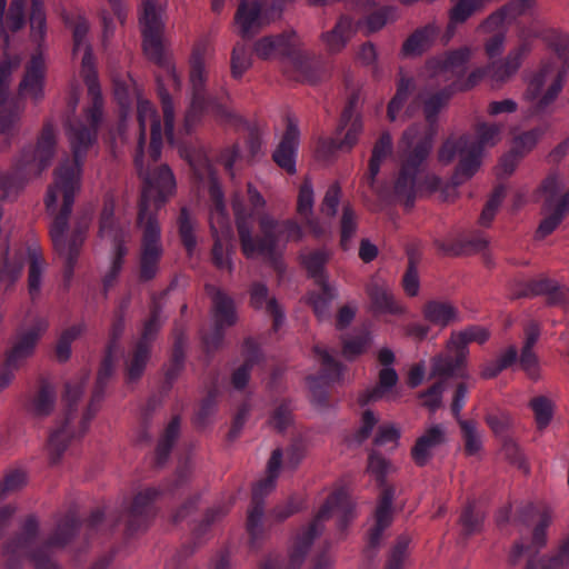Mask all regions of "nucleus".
Here are the masks:
<instances>
[{
    "label": "nucleus",
    "instance_id": "nucleus-1",
    "mask_svg": "<svg viewBox=\"0 0 569 569\" xmlns=\"http://www.w3.org/2000/svg\"><path fill=\"white\" fill-rule=\"evenodd\" d=\"M88 32V23L79 20L73 28V56L81 54V74L88 86L89 94L94 103L93 108L86 116V124L82 122H70L67 128L74 160L59 167L54 183L49 188L47 196V208L54 216L50 228L54 249L67 264V273L70 276L71 264L76 260L78 249L83 242V236L78 234L71 238L68 233V216L76 193L80 190L81 164L80 159L92 146L96 138V128L101 119V108L98 103L99 89L96 82V71L91 50L84 41Z\"/></svg>",
    "mask_w": 569,
    "mask_h": 569
},
{
    "label": "nucleus",
    "instance_id": "nucleus-2",
    "mask_svg": "<svg viewBox=\"0 0 569 569\" xmlns=\"http://www.w3.org/2000/svg\"><path fill=\"white\" fill-rule=\"evenodd\" d=\"M138 119L141 129L139 147L144 142L146 129L151 131V143L146 154L140 151L136 157V166L139 174L144 180L140 204L139 220L143 229L141 273L144 278H151L156 272L157 260L160 257L159 227L149 214L153 208H158L176 189V181L171 170L167 166L151 169V162H156L161 153L162 130L158 114L153 106L144 99L138 101Z\"/></svg>",
    "mask_w": 569,
    "mask_h": 569
},
{
    "label": "nucleus",
    "instance_id": "nucleus-3",
    "mask_svg": "<svg viewBox=\"0 0 569 569\" xmlns=\"http://www.w3.org/2000/svg\"><path fill=\"white\" fill-rule=\"evenodd\" d=\"M263 207L262 196L250 184L248 186L247 199L239 194H236L232 199L242 251L248 258L269 257L277 248L284 246L287 242L300 241L303 237L302 228L296 221L278 222L271 216L263 214L259 219L263 239H253L251 236L252 217Z\"/></svg>",
    "mask_w": 569,
    "mask_h": 569
},
{
    "label": "nucleus",
    "instance_id": "nucleus-4",
    "mask_svg": "<svg viewBox=\"0 0 569 569\" xmlns=\"http://www.w3.org/2000/svg\"><path fill=\"white\" fill-rule=\"evenodd\" d=\"M430 149L431 143L427 133L418 138L415 128L403 133L400 141L401 168L393 183V193L406 204H410L417 196L432 191L440 184L437 177L423 171Z\"/></svg>",
    "mask_w": 569,
    "mask_h": 569
},
{
    "label": "nucleus",
    "instance_id": "nucleus-5",
    "mask_svg": "<svg viewBox=\"0 0 569 569\" xmlns=\"http://www.w3.org/2000/svg\"><path fill=\"white\" fill-rule=\"evenodd\" d=\"M500 139L499 128L481 124L477 129L476 137H459L447 140L439 151L442 163L459 160L452 177L455 184H461L469 180L479 170L481 158L486 148L495 146Z\"/></svg>",
    "mask_w": 569,
    "mask_h": 569
},
{
    "label": "nucleus",
    "instance_id": "nucleus-6",
    "mask_svg": "<svg viewBox=\"0 0 569 569\" xmlns=\"http://www.w3.org/2000/svg\"><path fill=\"white\" fill-rule=\"evenodd\" d=\"M328 516L337 517L340 522L353 517V503L346 491H339L329 497L310 527L295 538L290 548L288 569L300 567L311 541L322 531V521Z\"/></svg>",
    "mask_w": 569,
    "mask_h": 569
},
{
    "label": "nucleus",
    "instance_id": "nucleus-7",
    "mask_svg": "<svg viewBox=\"0 0 569 569\" xmlns=\"http://www.w3.org/2000/svg\"><path fill=\"white\" fill-rule=\"evenodd\" d=\"M490 337L487 328L473 326L452 332L447 342L446 356H439L432 362V376L449 377L457 373L467 363L468 343H485Z\"/></svg>",
    "mask_w": 569,
    "mask_h": 569
},
{
    "label": "nucleus",
    "instance_id": "nucleus-8",
    "mask_svg": "<svg viewBox=\"0 0 569 569\" xmlns=\"http://www.w3.org/2000/svg\"><path fill=\"white\" fill-rule=\"evenodd\" d=\"M413 83L410 79H401L397 87V92L388 104L387 116L391 122H405L412 117L420 104V100L425 103V114L431 120L437 112L445 106L449 94L441 91L426 98H411V89Z\"/></svg>",
    "mask_w": 569,
    "mask_h": 569
},
{
    "label": "nucleus",
    "instance_id": "nucleus-9",
    "mask_svg": "<svg viewBox=\"0 0 569 569\" xmlns=\"http://www.w3.org/2000/svg\"><path fill=\"white\" fill-rule=\"evenodd\" d=\"M562 181L557 173L549 174L538 191V200L542 202L543 219L537 234L545 238L550 234L569 211V189L561 191Z\"/></svg>",
    "mask_w": 569,
    "mask_h": 569
},
{
    "label": "nucleus",
    "instance_id": "nucleus-10",
    "mask_svg": "<svg viewBox=\"0 0 569 569\" xmlns=\"http://www.w3.org/2000/svg\"><path fill=\"white\" fill-rule=\"evenodd\" d=\"M565 81L563 71L553 63H546L532 74L525 94L537 111L548 107L560 93Z\"/></svg>",
    "mask_w": 569,
    "mask_h": 569
},
{
    "label": "nucleus",
    "instance_id": "nucleus-11",
    "mask_svg": "<svg viewBox=\"0 0 569 569\" xmlns=\"http://www.w3.org/2000/svg\"><path fill=\"white\" fill-rule=\"evenodd\" d=\"M126 231L113 218V208L106 207L101 216L100 223V246L108 252L110 259V277L113 278L119 272L122 263V257L126 253L123 247Z\"/></svg>",
    "mask_w": 569,
    "mask_h": 569
},
{
    "label": "nucleus",
    "instance_id": "nucleus-12",
    "mask_svg": "<svg viewBox=\"0 0 569 569\" xmlns=\"http://www.w3.org/2000/svg\"><path fill=\"white\" fill-rule=\"evenodd\" d=\"M161 11L162 9L157 8L153 0H142V13L139 21L143 49L150 59L158 62L161 61L163 53Z\"/></svg>",
    "mask_w": 569,
    "mask_h": 569
},
{
    "label": "nucleus",
    "instance_id": "nucleus-13",
    "mask_svg": "<svg viewBox=\"0 0 569 569\" xmlns=\"http://www.w3.org/2000/svg\"><path fill=\"white\" fill-rule=\"evenodd\" d=\"M211 197L214 200V208L210 213V226L216 238L212 254L213 261L219 268L229 267V252L227 241L231 236L228 218L222 203V192L216 184L211 187Z\"/></svg>",
    "mask_w": 569,
    "mask_h": 569
},
{
    "label": "nucleus",
    "instance_id": "nucleus-14",
    "mask_svg": "<svg viewBox=\"0 0 569 569\" xmlns=\"http://www.w3.org/2000/svg\"><path fill=\"white\" fill-rule=\"evenodd\" d=\"M471 51L468 48L446 53L430 59L425 66L421 77L425 81H431L430 87L452 80L458 76L465 63L469 60Z\"/></svg>",
    "mask_w": 569,
    "mask_h": 569
},
{
    "label": "nucleus",
    "instance_id": "nucleus-15",
    "mask_svg": "<svg viewBox=\"0 0 569 569\" xmlns=\"http://www.w3.org/2000/svg\"><path fill=\"white\" fill-rule=\"evenodd\" d=\"M29 533L27 537L19 539L17 542L9 545L4 550L6 560L9 562L13 559L16 555L18 556H29L31 561L34 565L36 569H57L56 562L51 559L48 553L49 547H57L64 543L63 539H60L58 536L54 537L49 543L36 547L31 539V531L36 529V523H29Z\"/></svg>",
    "mask_w": 569,
    "mask_h": 569
},
{
    "label": "nucleus",
    "instance_id": "nucleus-16",
    "mask_svg": "<svg viewBox=\"0 0 569 569\" xmlns=\"http://www.w3.org/2000/svg\"><path fill=\"white\" fill-rule=\"evenodd\" d=\"M268 0H251L240 4L236 14V27L242 37L254 34L269 20Z\"/></svg>",
    "mask_w": 569,
    "mask_h": 569
},
{
    "label": "nucleus",
    "instance_id": "nucleus-17",
    "mask_svg": "<svg viewBox=\"0 0 569 569\" xmlns=\"http://www.w3.org/2000/svg\"><path fill=\"white\" fill-rule=\"evenodd\" d=\"M446 441V428L442 425L429 426L417 439L412 448L415 461L422 466L431 457L433 450Z\"/></svg>",
    "mask_w": 569,
    "mask_h": 569
},
{
    "label": "nucleus",
    "instance_id": "nucleus-18",
    "mask_svg": "<svg viewBox=\"0 0 569 569\" xmlns=\"http://www.w3.org/2000/svg\"><path fill=\"white\" fill-rule=\"evenodd\" d=\"M299 142V129L298 127L289 122L283 138L273 153V159L277 164L289 173L296 171V154Z\"/></svg>",
    "mask_w": 569,
    "mask_h": 569
},
{
    "label": "nucleus",
    "instance_id": "nucleus-19",
    "mask_svg": "<svg viewBox=\"0 0 569 569\" xmlns=\"http://www.w3.org/2000/svg\"><path fill=\"white\" fill-rule=\"evenodd\" d=\"M398 382V375L392 367H385L379 373V383L376 388L362 393L359 397V402L365 406L371 401L387 399L396 401L400 397L398 390H392Z\"/></svg>",
    "mask_w": 569,
    "mask_h": 569
},
{
    "label": "nucleus",
    "instance_id": "nucleus-20",
    "mask_svg": "<svg viewBox=\"0 0 569 569\" xmlns=\"http://www.w3.org/2000/svg\"><path fill=\"white\" fill-rule=\"evenodd\" d=\"M505 14L503 12H495L488 17L480 26L479 31L483 33H493L486 41L485 49L489 58L500 56L505 47Z\"/></svg>",
    "mask_w": 569,
    "mask_h": 569
},
{
    "label": "nucleus",
    "instance_id": "nucleus-21",
    "mask_svg": "<svg viewBox=\"0 0 569 569\" xmlns=\"http://www.w3.org/2000/svg\"><path fill=\"white\" fill-rule=\"evenodd\" d=\"M43 58L40 54L31 60L19 86L21 98L37 101L43 96Z\"/></svg>",
    "mask_w": 569,
    "mask_h": 569
},
{
    "label": "nucleus",
    "instance_id": "nucleus-22",
    "mask_svg": "<svg viewBox=\"0 0 569 569\" xmlns=\"http://www.w3.org/2000/svg\"><path fill=\"white\" fill-rule=\"evenodd\" d=\"M529 51L530 46L527 42H522L512 49L501 63L492 68L490 73L492 82L501 83L512 77L520 68Z\"/></svg>",
    "mask_w": 569,
    "mask_h": 569
},
{
    "label": "nucleus",
    "instance_id": "nucleus-23",
    "mask_svg": "<svg viewBox=\"0 0 569 569\" xmlns=\"http://www.w3.org/2000/svg\"><path fill=\"white\" fill-rule=\"evenodd\" d=\"M540 134V131L535 130L517 137L513 141L512 151L500 161L497 169L498 173L501 176L511 173L518 163L519 156L529 152L536 146Z\"/></svg>",
    "mask_w": 569,
    "mask_h": 569
},
{
    "label": "nucleus",
    "instance_id": "nucleus-24",
    "mask_svg": "<svg viewBox=\"0 0 569 569\" xmlns=\"http://www.w3.org/2000/svg\"><path fill=\"white\" fill-rule=\"evenodd\" d=\"M298 213L306 219V223L310 231L320 236L325 233L329 227L326 221H320L319 218H311L313 208V189L308 181H305L300 187L298 194Z\"/></svg>",
    "mask_w": 569,
    "mask_h": 569
},
{
    "label": "nucleus",
    "instance_id": "nucleus-25",
    "mask_svg": "<svg viewBox=\"0 0 569 569\" xmlns=\"http://www.w3.org/2000/svg\"><path fill=\"white\" fill-rule=\"evenodd\" d=\"M212 51L206 41L197 43L192 50L190 59V82L193 90L202 88L207 79V62L210 60Z\"/></svg>",
    "mask_w": 569,
    "mask_h": 569
},
{
    "label": "nucleus",
    "instance_id": "nucleus-26",
    "mask_svg": "<svg viewBox=\"0 0 569 569\" xmlns=\"http://www.w3.org/2000/svg\"><path fill=\"white\" fill-rule=\"evenodd\" d=\"M368 293L379 312L400 315L405 311V308L395 300L389 286L382 281H372L368 287Z\"/></svg>",
    "mask_w": 569,
    "mask_h": 569
},
{
    "label": "nucleus",
    "instance_id": "nucleus-27",
    "mask_svg": "<svg viewBox=\"0 0 569 569\" xmlns=\"http://www.w3.org/2000/svg\"><path fill=\"white\" fill-rule=\"evenodd\" d=\"M360 24V18L356 22L353 18L342 17L335 29L323 36L327 49L331 52L340 51Z\"/></svg>",
    "mask_w": 569,
    "mask_h": 569
},
{
    "label": "nucleus",
    "instance_id": "nucleus-28",
    "mask_svg": "<svg viewBox=\"0 0 569 569\" xmlns=\"http://www.w3.org/2000/svg\"><path fill=\"white\" fill-rule=\"evenodd\" d=\"M423 316L427 321L441 328L459 320L457 308L449 301L432 300L423 308Z\"/></svg>",
    "mask_w": 569,
    "mask_h": 569
},
{
    "label": "nucleus",
    "instance_id": "nucleus-29",
    "mask_svg": "<svg viewBox=\"0 0 569 569\" xmlns=\"http://www.w3.org/2000/svg\"><path fill=\"white\" fill-rule=\"evenodd\" d=\"M46 328V322L39 321L33 329L19 333L10 355V361L17 362L29 357L33 352L36 343Z\"/></svg>",
    "mask_w": 569,
    "mask_h": 569
},
{
    "label": "nucleus",
    "instance_id": "nucleus-30",
    "mask_svg": "<svg viewBox=\"0 0 569 569\" xmlns=\"http://www.w3.org/2000/svg\"><path fill=\"white\" fill-rule=\"evenodd\" d=\"M26 0H12L6 22L3 21L7 0H0V36L8 42V32L17 31L23 26V6Z\"/></svg>",
    "mask_w": 569,
    "mask_h": 569
},
{
    "label": "nucleus",
    "instance_id": "nucleus-31",
    "mask_svg": "<svg viewBox=\"0 0 569 569\" xmlns=\"http://www.w3.org/2000/svg\"><path fill=\"white\" fill-rule=\"evenodd\" d=\"M56 132L52 127L43 129L33 154L34 171L38 173L49 166L54 153Z\"/></svg>",
    "mask_w": 569,
    "mask_h": 569
},
{
    "label": "nucleus",
    "instance_id": "nucleus-32",
    "mask_svg": "<svg viewBox=\"0 0 569 569\" xmlns=\"http://www.w3.org/2000/svg\"><path fill=\"white\" fill-rule=\"evenodd\" d=\"M392 496L393 492L390 490H386L377 510L375 513V525L370 529V541L375 543L380 533L385 528H387L392 518Z\"/></svg>",
    "mask_w": 569,
    "mask_h": 569
},
{
    "label": "nucleus",
    "instance_id": "nucleus-33",
    "mask_svg": "<svg viewBox=\"0 0 569 569\" xmlns=\"http://www.w3.org/2000/svg\"><path fill=\"white\" fill-rule=\"evenodd\" d=\"M436 37V29L427 27L422 30L415 32L405 43L403 53L407 56H417L427 50L433 42Z\"/></svg>",
    "mask_w": 569,
    "mask_h": 569
},
{
    "label": "nucleus",
    "instance_id": "nucleus-34",
    "mask_svg": "<svg viewBox=\"0 0 569 569\" xmlns=\"http://www.w3.org/2000/svg\"><path fill=\"white\" fill-rule=\"evenodd\" d=\"M375 7V3L371 0H361L356 3L355 10L360 16H367L362 26L367 30V32H373L381 29L387 22V14L385 11L379 10L371 12Z\"/></svg>",
    "mask_w": 569,
    "mask_h": 569
},
{
    "label": "nucleus",
    "instance_id": "nucleus-35",
    "mask_svg": "<svg viewBox=\"0 0 569 569\" xmlns=\"http://www.w3.org/2000/svg\"><path fill=\"white\" fill-rule=\"evenodd\" d=\"M281 458L282 453L279 449L272 452L267 467V478L263 481L258 482L253 489L254 499H258L263 493H267L273 489L276 479L279 473Z\"/></svg>",
    "mask_w": 569,
    "mask_h": 569
},
{
    "label": "nucleus",
    "instance_id": "nucleus-36",
    "mask_svg": "<svg viewBox=\"0 0 569 569\" xmlns=\"http://www.w3.org/2000/svg\"><path fill=\"white\" fill-rule=\"evenodd\" d=\"M459 425L466 452L470 456L478 455L482 448V432L473 421L460 420Z\"/></svg>",
    "mask_w": 569,
    "mask_h": 569
},
{
    "label": "nucleus",
    "instance_id": "nucleus-37",
    "mask_svg": "<svg viewBox=\"0 0 569 569\" xmlns=\"http://www.w3.org/2000/svg\"><path fill=\"white\" fill-rule=\"evenodd\" d=\"M214 305V319L220 326H230L234 322V311L231 300L220 290L212 293Z\"/></svg>",
    "mask_w": 569,
    "mask_h": 569
},
{
    "label": "nucleus",
    "instance_id": "nucleus-38",
    "mask_svg": "<svg viewBox=\"0 0 569 569\" xmlns=\"http://www.w3.org/2000/svg\"><path fill=\"white\" fill-rule=\"evenodd\" d=\"M392 142L389 134H383L373 148L369 166L370 180L373 181L379 172L380 163L391 154Z\"/></svg>",
    "mask_w": 569,
    "mask_h": 569
},
{
    "label": "nucleus",
    "instance_id": "nucleus-39",
    "mask_svg": "<svg viewBox=\"0 0 569 569\" xmlns=\"http://www.w3.org/2000/svg\"><path fill=\"white\" fill-rule=\"evenodd\" d=\"M342 122H350V128L348 129L345 139L339 144H336L333 141L330 142V148L332 149H350L356 143L358 136L362 130L361 120L359 117H355L352 119L350 109L345 111L342 116Z\"/></svg>",
    "mask_w": 569,
    "mask_h": 569
},
{
    "label": "nucleus",
    "instance_id": "nucleus-40",
    "mask_svg": "<svg viewBox=\"0 0 569 569\" xmlns=\"http://www.w3.org/2000/svg\"><path fill=\"white\" fill-rule=\"evenodd\" d=\"M286 48L283 37H264L256 43V53L262 59H269L284 52Z\"/></svg>",
    "mask_w": 569,
    "mask_h": 569
},
{
    "label": "nucleus",
    "instance_id": "nucleus-41",
    "mask_svg": "<svg viewBox=\"0 0 569 569\" xmlns=\"http://www.w3.org/2000/svg\"><path fill=\"white\" fill-rule=\"evenodd\" d=\"M530 407L535 415V420L539 429L546 428L553 416V405L545 397H537L531 400Z\"/></svg>",
    "mask_w": 569,
    "mask_h": 569
},
{
    "label": "nucleus",
    "instance_id": "nucleus-42",
    "mask_svg": "<svg viewBox=\"0 0 569 569\" xmlns=\"http://www.w3.org/2000/svg\"><path fill=\"white\" fill-rule=\"evenodd\" d=\"M83 330L84 327L82 325H76L62 332L56 348V353L60 361H66L70 357L71 342L80 337Z\"/></svg>",
    "mask_w": 569,
    "mask_h": 569
},
{
    "label": "nucleus",
    "instance_id": "nucleus-43",
    "mask_svg": "<svg viewBox=\"0 0 569 569\" xmlns=\"http://www.w3.org/2000/svg\"><path fill=\"white\" fill-rule=\"evenodd\" d=\"M251 302L256 308H261L266 303L267 309L274 316L276 325L279 323L281 313L273 299H268V290L263 284H256L251 290Z\"/></svg>",
    "mask_w": 569,
    "mask_h": 569
},
{
    "label": "nucleus",
    "instance_id": "nucleus-44",
    "mask_svg": "<svg viewBox=\"0 0 569 569\" xmlns=\"http://www.w3.org/2000/svg\"><path fill=\"white\" fill-rule=\"evenodd\" d=\"M30 26L32 37L41 39L46 31V14L43 11V0H31Z\"/></svg>",
    "mask_w": 569,
    "mask_h": 569
},
{
    "label": "nucleus",
    "instance_id": "nucleus-45",
    "mask_svg": "<svg viewBox=\"0 0 569 569\" xmlns=\"http://www.w3.org/2000/svg\"><path fill=\"white\" fill-rule=\"evenodd\" d=\"M317 361L321 365L323 373L321 380L327 382L328 380L339 376V365L333 359L332 355L326 349L317 347L315 349Z\"/></svg>",
    "mask_w": 569,
    "mask_h": 569
},
{
    "label": "nucleus",
    "instance_id": "nucleus-46",
    "mask_svg": "<svg viewBox=\"0 0 569 569\" xmlns=\"http://www.w3.org/2000/svg\"><path fill=\"white\" fill-rule=\"evenodd\" d=\"M251 66V58L244 44H237L232 51L231 70L234 77H241Z\"/></svg>",
    "mask_w": 569,
    "mask_h": 569
},
{
    "label": "nucleus",
    "instance_id": "nucleus-47",
    "mask_svg": "<svg viewBox=\"0 0 569 569\" xmlns=\"http://www.w3.org/2000/svg\"><path fill=\"white\" fill-rule=\"evenodd\" d=\"M392 471V466L381 456L372 453L369 457L368 473L375 478L378 483L383 482V478Z\"/></svg>",
    "mask_w": 569,
    "mask_h": 569
},
{
    "label": "nucleus",
    "instance_id": "nucleus-48",
    "mask_svg": "<svg viewBox=\"0 0 569 569\" xmlns=\"http://www.w3.org/2000/svg\"><path fill=\"white\" fill-rule=\"evenodd\" d=\"M569 563V537L563 541L559 555L552 560H542L530 563L527 569H559L563 565Z\"/></svg>",
    "mask_w": 569,
    "mask_h": 569
},
{
    "label": "nucleus",
    "instance_id": "nucleus-49",
    "mask_svg": "<svg viewBox=\"0 0 569 569\" xmlns=\"http://www.w3.org/2000/svg\"><path fill=\"white\" fill-rule=\"evenodd\" d=\"M72 435L73 433L66 427H62L50 435L48 449L52 459H57L61 455L66 448L67 441L72 437Z\"/></svg>",
    "mask_w": 569,
    "mask_h": 569
},
{
    "label": "nucleus",
    "instance_id": "nucleus-50",
    "mask_svg": "<svg viewBox=\"0 0 569 569\" xmlns=\"http://www.w3.org/2000/svg\"><path fill=\"white\" fill-rule=\"evenodd\" d=\"M549 47L555 50L559 57L569 61V34L552 30L547 36Z\"/></svg>",
    "mask_w": 569,
    "mask_h": 569
},
{
    "label": "nucleus",
    "instance_id": "nucleus-51",
    "mask_svg": "<svg viewBox=\"0 0 569 569\" xmlns=\"http://www.w3.org/2000/svg\"><path fill=\"white\" fill-rule=\"evenodd\" d=\"M148 356V347L146 345H140L128 367V376L130 380H134L141 376L146 367Z\"/></svg>",
    "mask_w": 569,
    "mask_h": 569
},
{
    "label": "nucleus",
    "instance_id": "nucleus-52",
    "mask_svg": "<svg viewBox=\"0 0 569 569\" xmlns=\"http://www.w3.org/2000/svg\"><path fill=\"white\" fill-rule=\"evenodd\" d=\"M322 290L323 297H310L313 310L319 318H325L328 315L329 301L336 296L335 289L330 288L327 282L322 284Z\"/></svg>",
    "mask_w": 569,
    "mask_h": 569
},
{
    "label": "nucleus",
    "instance_id": "nucleus-53",
    "mask_svg": "<svg viewBox=\"0 0 569 569\" xmlns=\"http://www.w3.org/2000/svg\"><path fill=\"white\" fill-rule=\"evenodd\" d=\"M370 343V337L368 335H362L360 337H355L345 342L343 346V356L345 358L351 360L362 352L366 351Z\"/></svg>",
    "mask_w": 569,
    "mask_h": 569
},
{
    "label": "nucleus",
    "instance_id": "nucleus-54",
    "mask_svg": "<svg viewBox=\"0 0 569 569\" xmlns=\"http://www.w3.org/2000/svg\"><path fill=\"white\" fill-rule=\"evenodd\" d=\"M53 401V395L43 390L34 398L30 410L36 417H44L52 410Z\"/></svg>",
    "mask_w": 569,
    "mask_h": 569
},
{
    "label": "nucleus",
    "instance_id": "nucleus-55",
    "mask_svg": "<svg viewBox=\"0 0 569 569\" xmlns=\"http://www.w3.org/2000/svg\"><path fill=\"white\" fill-rule=\"evenodd\" d=\"M17 59L12 61H3L0 64V107L6 102L9 92V77L11 71L18 67Z\"/></svg>",
    "mask_w": 569,
    "mask_h": 569
},
{
    "label": "nucleus",
    "instance_id": "nucleus-56",
    "mask_svg": "<svg viewBox=\"0 0 569 569\" xmlns=\"http://www.w3.org/2000/svg\"><path fill=\"white\" fill-rule=\"evenodd\" d=\"M503 197H505V190L498 189V190H496V192L493 193L491 199L488 201V203L483 208L481 217H480V221L483 226H487L491 222Z\"/></svg>",
    "mask_w": 569,
    "mask_h": 569
},
{
    "label": "nucleus",
    "instance_id": "nucleus-57",
    "mask_svg": "<svg viewBox=\"0 0 569 569\" xmlns=\"http://www.w3.org/2000/svg\"><path fill=\"white\" fill-rule=\"evenodd\" d=\"M160 96L162 101V109H163V121H164V132L168 138V140L173 143V109L171 104V100L167 93L160 89Z\"/></svg>",
    "mask_w": 569,
    "mask_h": 569
},
{
    "label": "nucleus",
    "instance_id": "nucleus-58",
    "mask_svg": "<svg viewBox=\"0 0 569 569\" xmlns=\"http://www.w3.org/2000/svg\"><path fill=\"white\" fill-rule=\"evenodd\" d=\"M327 260L328 253L325 251H316L302 256V263L311 274L320 272Z\"/></svg>",
    "mask_w": 569,
    "mask_h": 569
},
{
    "label": "nucleus",
    "instance_id": "nucleus-59",
    "mask_svg": "<svg viewBox=\"0 0 569 569\" xmlns=\"http://www.w3.org/2000/svg\"><path fill=\"white\" fill-rule=\"evenodd\" d=\"M356 216L350 208H345L341 219V242L343 246L347 244L348 240L356 232Z\"/></svg>",
    "mask_w": 569,
    "mask_h": 569
},
{
    "label": "nucleus",
    "instance_id": "nucleus-60",
    "mask_svg": "<svg viewBox=\"0 0 569 569\" xmlns=\"http://www.w3.org/2000/svg\"><path fill=\"white\" fill-rule=\"evenodd\" d=\"M339 188L332 186L328 189L325 199L321 204V214L328 218H332L337 212V207L339 203Z\"/></svg>",
    "mask_w": 569,
    "mask_h": 569
},
{
    "label": "nucleus",
    "instance_id": "nucleus-61",
    "mask_svg": "<svg viewBox=\"0 0 569 569\" xmlns=\"http://www.w3.org/2000/svg\"><path fill=\"white\" fill-rule=\"evenodd\" d=\"M42 272L43 263L38 258H33L29 267V291L31 295L39 292L42 280Z\"/></svg>",
    "mask_w": 569,
    "mask_h": 569
},
{
    "label": "nucleus",
    "instance_id": "nucleus-62",
    "mask_svg": "<svg viewBox=\"0 0 569 569\" xmlns=\"http://www.w3.org/2000/svg\"><path fill=\"white\" fill-rule=\"evenodd\" d=\"M445 387L442 383H437L430 388L427 392L421 395L423 399V406L429 410L435 411L441 403V395Z\"/></svg>",
    "mask_w": 569,
    "mask_h": 569
},
{
    "label": "nucleus",
    "instance_id": "nucleus-63",
    "mask_svg": "<svg viewBox=\"0 0 569 569\" xmlns=\"http://www.w3.org/2000/svg\"><path fill=\"white\" fill-rule=\"evenodd\" d=\"M549 301L559 305L563 309L569 308V289L565 286L552 284L548 291Z\"/></svg>",
    "mask_w": 569,
    "mask_h": 569
},
{
    "label": "nucleus",
    "instance_id": "nucleus-64",
    "mask_svg": "<svg viewBox=\"0 0 569 569\" xmlns=\"http://www.w3.org/2000/svg\"><path fill=\"white\" fill-rule=\"evenodd\" d=\"M486 421L495 433L500 435L509 427L510 417L503 412H492L487 415Z\"/></svg>",
    "mask_w": 569,
    "mask_h": 569
}]
</instances>
